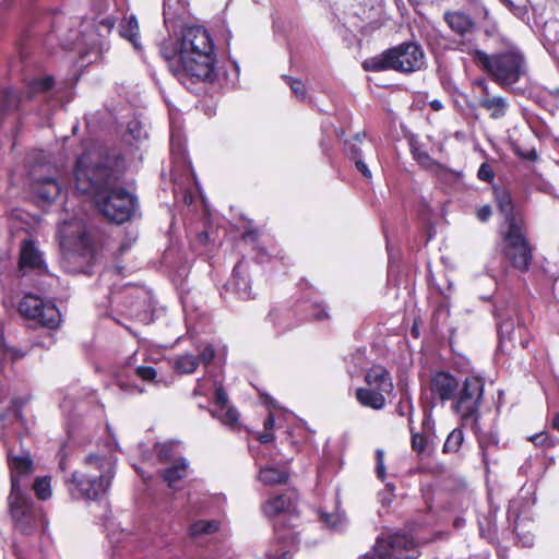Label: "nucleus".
<instances>
[{"mask_svg": "<svg viewBox=\"0 0 559 559\" xmlns=\"http://www.w3.org/2000/svg\"><path fill=\"white\" fill-rule=\"evenodd\" d=\"M160 55L171 74L188 90L197 83H213L218 75L215 45L203 26L183 27L175 43L162 45Z\"/></svg>", "mask_w": 559, "mask_h": 559, "instance_id": "f257e3e1", "label": "nucleus"}, {"mask_svg": "<svg viewBox=\"0 0 559 559\" xmlns=\"http://www.w3.org/2000/svg\"><path fill=\"white\" fill-rule=\"evenodd\" d=\"M78 194L94 202L95 207L108 221L123 224L132 218L138 203L136 198L124 188L117 186L111 177H73Z\"/></svg>", "mask_w": 559, "mask_h": 559, "instance_id": "f03ea898", "label": "nucleus"}, {"mask_svg": "<svg viewBox=\"0 0 559 559\" xmlns=\"http://www.w3.org/2000/svg\"><path fill=\"white\" fill-rule=\"evenodd\" d=\"M116 461L110 455L90 454L84 465L75 471L68 480V490L72 498L97 500L106 495L115 476Z\"/></svg>", "mask_w": 559, "mask_h": 559, "instance_id": "7ed1b4c3", "label": "nucleus"}, {"mask_svg": "<svg viewBox=\"0 0 559 559\" xmlns=\"http://www.w3.org/2000/svg\"><path fill=\"white\" fill-rule=\"evenodd\" d=\"M460 50L469 55L473 62L502 87L512 86L526 73L525 58L519 50L509 49L488 55L464 40L460 43Z\"/></svg>", "mask_w": 559, "mask_h": 559, "instance_id": "20e7f679", "label": "nucleus"}, {"mask_svg": "<svg viewBox=\"0 0 559 559\" xmlns=\"http://www.w3.org/2000/svg\"><path fill=\"white\" fill-rule=\"evenodd\" d=\"M139 158H131L118 148L93 147L78 157L73 175L107 171L111 175L138 171Z\"/></svg>", "mask_w": 559, "mask_h": 559, "instance_id": "39448f33", "label": "nucleus"}, {"mask_svg": "<svg viewBox=\"0 0 559 559\" xmlns=\"http://www.w3.org/2000/svg\"><path fill=\"white\" fill-rule=\"evenodd\" d=\"M425 64V53L421 47L413 41L402 43L383 53L365 62V69L369 71H382L392 69L403 73L420 70Z\"/></svg>", "mask_w": 559, "mask_h": 559, "instance_id": "423d86ee", "label": "nucleus"}, {"mask_svg": "<svg viewBox=\"0 0 559 559\" xmlns=\"http://www.w3.org/2000/svg\"><path fill=\"white\" fill-rule=\"evenodd\" d=\"M484 395V382L478 377H466L457 389L452 408L463 421H477Z\"/></svg>", "mask_w": 559, "mask_h": 559, "instance_id": "0eeeda50", "label": "nucleus"}, {"mask_svg": "<svg viewBox=\"0 0 559 559\" xmlns=\"http://www.w3.org/2000/svg\"><path fill=\"white\" fill-rule=\"evenodd\" d=\"M503 254L513 267L527 271L532 260V248L519 223H511L503 236Z\"/></svg>", "mask_w": 559, "mask_h": 559, "instance_id": "6e6552de", "label": "nucleus"}, {"mask_svg": "<svg viewBox=\"0 0 559 559\" xmlns=\"http://www.w3.org/2000/svg\"><path fill=\"white\" fill-rule=\"evenodd\" d=\"M419 551L413 538L403 533H396L385 538L377 539L374 555L361 559H415Z\"/></svg>", "mask_w": 559, "mask_h": 559, "instance_id": "1a4fd4ad", "label": "nucleus"}, {"mask_svg": "<svg viewBox=\"0 0 559 559\" xmlns=\"http://www.w3.org/2000/svg\"><path fill=\"white\" fill-rule=\"evenodd\" d=\"M12 519L23 534H32L43 522V514L27 493L9 496Z\"/></svg>", "mask_w": 559, "mask_h": 559, "instance_id": "9d476101", "label": "nucleus"}, {"mask_svg": "<svg viewBox=\"0 0 559 559\" xmlns=\"http://www.w3.org/2000/svg\"><path fill=\"white\" fill-rule=\"evenodd\" d=\"M20 313L35 320L38 324L49 330H55L61 322L59 309L52 302H45L40 297L28 294L19 304Z\"/></svg>", "mask_w": 559, "mask_h": 559, "instance_id": "9b49d317", "label": "nucleus"}, {"mask_svg": "<svg viewBox=\"0 0 559 559\" xmlns=\"http://www.w3.org/2000/svg\"><path fill=\"white\" fill-rule=\"evenodd\" d=\"M69 265L67 270L72 273L92 274V266L95 262V250L91 238L86 233L79 234L75 241V249L67 254Z\"/></svg>", "mask_w": 559, "mask_h": 559, "instance_id": "f8f14e48", "label": "nucleus"}, {"mask_svg": "<svg viewBox=\"0 0 559 559\" xmlns=\"http://www.w3.org/2000/svg\"><path fill=\"white\" fill-rule=\"evenodd\" d=\"M460 388L459 380L445 371H438L430 379V392L433 399H438L441 403L453 401Z\"/></svg>", "mask_w": 559, "mask_h": 559, "instance_id": "ddd939ff", "label": "nucleus"}, {"mask_svg": "<svg viewBox=\"0 0 559 559\" xmlns=\"http://www.w3.org/2000/svg\"><path fill=\"white\" fill-rule=\"evenodd\" d=\"M8 465L11 474V493H24L21 480L28 477L33 472V460L28 454L13 455L8 454Z\"/></svg>", "mask_w": 559, "mask_h": 559, "instance_id": "4468645a", "label": "nucleus"}, {"mask_svg": "<svg viewBox=\"0 0 559 559\" xmlns=\"http://www.w3.org/2000/svg\"><path fill=\"white\" fill-rule=\"evenodd\" d=\"M19 266L21 270L31 269L39 274L49 273L43 253L32 239H25L21 242Z\"/></svg>", "mask_w": 559, "mask_h": 559, "instance_id": "2eb2a0df", "label": "nucleus"}, {"mask_svg": "<svg viewBox=\"0 0 559 559\" xmlns=\"http://www.w3.org/2000/svg\"><path fill=\"white\" fill-rule=\"evenodd\" d=\"M443 17L451 31L462 38L468 37L475 32V22L464 12H445Z\"/></svg>", "mask_w": 559, "mask_h": 559, "instance_id": "dca6fc26", "label": "nucleus"}, {"mask_svg": "<svg viewBox=\"0 0 559 559\" xmlns=\"http://www.w3.org/2000/svg\"><path fill=\"white\" fill-rule=\"evenodd\" d=\"M277 334H284L296 328L300 320L295 318V313L288 308H273L267 316Z\"/></svg>", "mask_w": 559, "mask_h": 559, "instance_id": "f3484780", "label": "nucleus"}, {"mask_svg": "<svg viewBox=\"0 0 559 559\" xmlns=\"http://www.w3.org/2000/svg\"><path fill=\"white\" fill-rule=\"evenodd\" d=\"M34 193L46 202H52L61 192V182L56 177H37L32 182Z\"/></svg>", "mask_w": 559, "mask_h": 559, "instance_id": "a211bd4d", "label": "nucleus"}, {"mask_svg": "<svg viewBox=\"0 0 559 559\" xmlns=\"http://www.w3.org/2000/svg\"><path fill=\"white\" fill-rule=\"evenodd\" d=\"M483 179L487 180L489 183L492 185L493 193L496 201L498 203V207L500 212L504 215L506 223L508 226H511V223H518L514 214H513V204L510 191L498 187L493 183L495 177H481Z\"/></svg>", "mask_w": 559, "mask_h": 559, "instance_id": "6ab92c4d", "label": "nucleus"}, {"mask_svg": "<svg viewBox=\"0 0 559 559\" xmlns=\"http://www.w3.org/2000/svg\"><path fill=\"white\" fill-rule=\"evenodd\" d=\"M365 381L369 388H373L378 391L390 393L393 390L390 373L380 366L370 368L365 376Z\"/></svg>", "mask_w": 559, "mask_h": 559, "instance_id": "aec40b11", "label": "nucleus"}, {"mask_svg": "<svg viewBox=\"0 0 559 559\" xmlns=\"http://www.w3.org/2000/svg\"><path fill=\"white\" fill-rule=\"evenodd\" d=\"M295 499L294 492L282 493L270 498L263 504V512L270 518L285 513L293 507Z\"/></svg>", "mask_w": 559, "mask_h": 559, "instance_id": "412c9836", "label": "nucleus"}, {"mask_svg": "<svg viewBox=\"0 0 559 559\" xmlns=\"http://www.w3.org/2000/svg\"><path fill=\"white\" fill-rule=\"evenodd\" d=\"M384 393L373 388H359L356 390V399L366 407L382 409L385 405Z\"/></svg>", "mask_w": 559, "mask_h": 559, "instance_id": "4be33fe9", "label": "nucleus"}, {"mask_svg": "<svg viewBox=\"0 0 559 559\" xmlns=\"http://www.w3.org/2000/svg\"><path fill=\"white\" fill-rule=\"evenodd\" d=\"M258 479L265 486H276L286 484L289 479V474L284 468L266 465L260 468Z\"/></svg>", "mask_w": 559, "mask_h": 559, "instance_id": "5701e85b", "label": "nucleus"}, {"mask_svg": "<svg viewBox=\"0 0 559 559\" xmlns=\"http://www.w3.org/2000/svg\"><path fill=\"white\" fill-rule=\"evenodd\" d=\"M189 463L186 459L179 457L164 469L162 477L169 487H175L176 483L183 479L188 475Z\"/></svg>", "mask_w": 559, "mask_h": 559, "instance_id": "b1692460", "label": "nucleus"}, {"mask_svg": "<svg viewBox=\"0 0 559 559\" xmlns=\"http://www.w3.org/2000/svg\"><path fill=\"white\" fill-rule=\"evenodd\" d=\"M119 33L121 37L128 39L133 45L135 50H141L139 22L134 15H130L120 23Z\"/></svg>", "mask_w": 559, "mask_h": 559, "instance_id": "393cba45", "label": "nucleus"}, {"mask_svg": "<svg viewBox=\"0 0 559 559\" xmlns=\"http://www.w3.org/2000/svg\"><path fill=\"white\" fill-rule=\"evenodd\" d=\"M241 267L242 265L240 262L235 265L230 284L239 298L249 299L251 298V287L249 281L243 274H241Z\"/></svg>", "mask_w": 559, "mask_h": 559, "instance_id": "a878e982", "label": "nucleus"}, {"mask_svg": "<svg viewBox=\"0 0 559 559\" xmlns=\"http://www.w3.org/2000/svg\"><path fill=\"white\" fill-rule=\"evenodd\" d=\"M478 444L481 452V459L486 467L490 463L491 453L498 450L499 439L493 433H481L478 435Z\"/></svg>", "mask_w": 559, "mask_h": 559, "instance_id": "bb28decb", "label": "nucleus"}, {"mask_svg": "<svg viewBox=\"0 0 559 559\" xmlns=\"http://www.w3.org/2000/svg\"><path fill=\"white\" fill-rule=\"evenodd\" d=\"M479 106L490 112L493 119L501 118L506 115L508 103L501 96L486 97L479 102Z\"/></svg>", "mask_w": 559, "mask_h": 559, "instance_id": "cd10ccee", "label": "nucleus"}, {"mask_svg": "<svg viewBox=\"0 0 559 559\" xmlns=\"http://www.w3.org/2000/svg\"><path fill=\"white\" fill-rule=\"evenodd\" d=\"M199 366V359L192 354H183L174 359L173 368L180 374H190Z\"/></svg>", "mask_w": 559, "mask_h": 559, "instance_id": "c85d7f7f", "label": "nucleus"}, {"mask_svg": "<svg viewBox=\"0 0 559 559\" xmlns=\"http://www.w3.org/2000/svg\"><path fill=\"white\" fill-rule=\"evenodd\" d=\"M187 10V3L179 0H164V20L165 23L174 22L181 17Z\"/></svg>", "mask_w": 559, "mask_h": 559, "instance_id": "c756f323", "label": "nucleus"}, {"mask_svg": "<svg viewBox=\"0 0 559 559\" xmlns=\"http://www.w3.org/2000/svg\"><path fill=\"white\" fill-rule=\"evenodd\" d=\"M495 316L497 318L498 333L501 338L508 337L510 341L513 340L515 332L514 322L511 317L506 318L501 312V309L496 308Z\"/></svg>", "mask_w": 559, "mask_h": 559, "instance_id": "7c9ffc66", "label": "nucleus"}, {"mask_svg": "<svg viewBox=\"0 0 559 559\" xmlns=\"http://www.w3.org/2000/svg\"><path fill=\"white\" fill-rule=\"evenodd\" d=\"M219 528V523L215 520H200L191 525L190 533L192 537L213 534Z\"/></svg>", "mask_w": 559, "mask_h": 559, "instance_id": "2f4dec72", "label": "nucleus"}, {"mask_svg": "<svg viewBox=\"0 0 559 559\" xmlns=\"http://www.w3.org/2000/svg\"><path fill=\"white\" fill-rule=\"evenodd\" d=\"M464 441V432L461 428L453 429L443 444V453H456Z\"/></svg>", "mask_w": 559, "mask_h": 559, "instance_id": "473e14b6", "label": "nucleus"}, {"mask_svg": "<svg viewBox=\"0 0 559 559\" xmlns=\"http://www.w3.org/2000/svg\"><path fill=\"white\" fill-rule=\"evenodd\" d=\"M411 433V445L413 451H415L418 455H429L430 451L428 437L424 433L415 432L412 426Z\"/></svg>", "mask_w": 559, "mask_h": 559, "instance_id": "72a5a7b5", "label": "nucleus"}, {"mask_svg": "<svg viewBox=\"0 0 559 559\" xmlns=\"http://www.w3.org/2000/svg\"><path fill=\"white\" fill-rule=\"evenodd\" d=\"M414 158L427 170L440 171V165L436 163L427 152L419 147L413 148Z\"/></svg>", "mask_w": 559, "mask_h": 559, "instance_id": "f704fd0d", "label": "nucleus"}, {"mask_svg": "<svg viewBox=\"0 0 559 559\" xmlns=\"http://www.w3.org/2000/svg\"><path fill=\"white\" fill-rule=\"evenodd\" d=\"M284 520L278 519L274 524L275 536L277 540L283 545L295 544L297 537L293 531H285L283 528Z\"/></svg>", "mask_w": 559, "mask_h": 559, "instance_id": "c9c22d12", "label": "nucleus"}, {"mask_svg": "<svg viewBox=\"0 0 559 559\" xmlns=\"http://www.w3.org/2000/svg\"><path fill=\"white\" fill-rule=\"evenodd\" d=\"M413 402L412 397L407 392L402 393L400 402L396 406V413L400 416H408L409 427L413 424Z\"/></svg>", "mask_w": 559, "mask_h": 559, "instance_id": "e433bc0d", "label": "nucleus"}, {"mask_svg": "<svg viewBox=\"0 0 559 559\" xmlns=\"http://www.w3.org/2000/svg\"><path fill=\"white\" fill-rule=\"evenodd\" d=\"M33 488L40 500H46L51 496L50 479L48 477L36 478Z\"/></svg>", "mask_w": 559, "mask_h": 559, "instance_id": "4c0bfd02", "label": "nucleus"}, {"mask_svg": "<svg viewBox=\"0 0 559 559\" xmlns=\"http://www.w3.org/2000/svg\"><path fill=\"white\" fill-rule=\"evenodd\" d=\"M127 128L129 135L136 141L147 138L145 126L138 119L130 120Z\"/></svg>", "mask_w": 559, "mask_h": 559, "instance_id": "58836bf2", "label": "nucleus"}, {"mask_svg": "<svg viewBox=\"0 0 559 559\" xmlns=\"http://www.w3.org/2000/svg\"><path fill=\"white\" fill-rule=\"evenodd\" d=\"M214 416L218 417L223 424L231 427L238 421V412L233 407H226L223 411L217 409Z\"/></svg>", "mask_w": 559, "mask_h": 559, "instance_id": "ea45409f", "label": "nucleus"}, {"mask_svg": "<svg viewBox=\"0 0 559 559\" xmlns=\"http://www.w3.org/2000/svg\"><path fill=\"white\" fill-rule=\"evenodd\" d=\"M283 78L285 79V81L289 85L292 92L294 93V95L297 98H299V99H305L306 98L305 84L300 80L294 79L292 76H283Z\"/></svg>", "mask_w": 559, "mask_h": 559, "instance_id": "a19ab883", "label": "nucleus"}, {"mask_svg": "<svg viewBox=\"0 0 559 559\" xmlns=\"http://www.w3.org/2000/svg\"><path fill=\"white\" fill-rule=\"evenodd\" d=\"M170 150L176 160L182 159L186 162V155L182 148L181 140L177 135H175V133H171Z\"/></svg>", "mask_w": 559, "mask_h": 559, "instance_id": "79ce46f5", "label": "nucleus"}, {"mask_svg": "<svg viewBox=\"0 0 559 559\" xmlns=\"http://www.w3.org/2000/svg\"><path fill=\"white\" fill-rule=\"evenodd\" d=\"M173 443H162L156 445V455L160 462H167L173 457Z\"/></svg>", "mask_w": 559, "mask_h": 559, "instance_id": "37998d69", "label": "nucleus"}, {"mask_svg": "<svg viewBox=\"0 0 559 559\" xmlns=\"http://www.w3.org/2000/svg\"><path fill=\"white\" fill-rule=\"evenodd\" d=\"M310 316L316 321H322L330 318L326 308L321 304H312L310 306Z\"/></svg>", "mask_w": 559, "mask_h": 559, "instance_id": "c03bdc74", "label": "nucleus"}, {"mask_svg": "<svg viewBox=\"0 0 559 559\" xmlns=\"http://www.w3.org/2000/svg\"><path fill=\"white\" fill-rule=\"evenodd\" d=\"M350 158L354 160L357 171L361 173L362 175H370L366 163L361 158L360 152H358L355 147L352 150Z\"/></svg>", "mask_w": 559, "mask_h": 559, "instance_id": "a18cd8bd", "label": "nucleus"}, {"mask_svg": "<svg viewBox=\"0 0 559 559\" xmlns=\"http://www.w3.org/2000/svg\"><path fill=\"white\" fill-rule=\"evenodd\" d=\"M214 357L215 349L212 345H206L197 356V358L199 359V364L202 362L205 366L210 365Z\"/></svg>", "mask_w": 559, "mask_h": 559, "instance_id": "49530a36", "label": "nucleus"}, {"mask_svg": "<svg viewBox=\"0 0 559 559\" xmlns=\"http://www.w3.org/2000/svg\"><path fill=\"white\" fill-rule=\"evenodd\" d=\"M53 85V79L51 76H46L44 79L34 80L32 83V88L34 91L46 92L49 91Z\"/></svg>", "mask_w": 559, "mask_h": 559, "instance_id": "de8ad7c7", "label": "nucleus"}, {"mask_svg": "<svg viewBox=\"0 0 559 559\" xmlns=\"http://www.w3.org/2000/svg\"><path fill=\"white\" fill-rule=\"evenodd\" d=\"M116 382H117V385L120 388V390L123 392H128V393H134V392L142 393L143 392V390L138 388V385L127 382L123 379V374H121V373L117 374Z\"/></svg>", "mask_w": 559, "mask_h": 559, "instance_id": "09e8293b", "label": "nucleus"}, {"mask_svg": "<svg viewBox=\"0 0 559 559\" xmlns=\"http://www.w3.org/2000/svg\"><path fill=\"white\" fill-rule=\"evenodd\" d=\"M135 374L144 381H153L156 377V370L153 367L140 366L135 369Z\"/></svg>", "mask_w": 559, "mask_h": 559, "instance_id": "8fccbe9b", "label": "nucleus"}, {"mask_svg": "<svg viewBox=\"0 0 559 559\" xmlns=\"http://www.w3.org/2000/svg\"><path fill=\"white\" fill-rule=\"evenodd\" d=\"M29 162L38 166L46 165L50 163V155L45 151L34 152L29 157Z\"/></svg>", "mask_w": 559, "mask_h": 559, "instance_id": "3c124183", "label": "nucleus"}, {"mask_svg": "<svg viewBox=\"0 0 559 559\" xmlns=\"http://www.w3.org/2000/svg\"><path fill=\"white\" fill-rule=\"evenodd\" d=\"M216 404L219 406V409L223 411L227 407L228 396L223 388H217L215 392Z\"/></svg>", "mask_w": 559, "mask_h": 559, "instance_id": "603ef678", "label": "nucleus"}, {"mask_svg": "<svg viewBox=\"0 0 559 559\" xmlns=\"http://www.w3.org/2000/svg\"><path fill=\"white\" fill-rule=\"evenodd\" d=\"M376 455H377V474L381 479H383L384 475H385V468H384V464H383V451L380 449L377 450Z\"/></svg>", "mask_w": 559, "mask_h": 559, "instance_id": "864d4df0", "label": "nucleus"}, {"mask_svg": "<svg viewBox=\"0 0 559 559\" xmlns=\"http://www.w3.org/2000/svg\"><path fill=\"white\" fill-rule=\"evenodd\" d=\"M321 519L324 524H326L330 527H336L341 523V518L338 515L334 514H322Z\"/></svg>", "mask_w": 559, "mask_h": 559, "instance_id": "5fc2aeb1", "label": "nucleus"}, {"mask_svg": "<svg viewBox=\"0 0 559 559\" xmlns=\"http://www.w3.org/2000/svg\"><path fill=\"white\" fill-rule=\"evenodd\" d=\"M549 436L547 432L536 433L530 438V440L536 445H546Z\"/></svg>", "mask_w": 559, "mask_h": 559, "instance_id": "6e6d98bb", "label": "nucleus"}, {"mask_svg": "<svg viewBox=\"0 0 559 559\" xmlns=\"http://www.w3.org/2000/svg\"><path fill=\"white\" fill-rule=\"evenodd\" d=\"M491 207L489 205H484L477 211V218L480 222H486L491 216Z\"/></svg>", "mask_w": 559, "mask_h": 559, "instance_id": "4d7b16f0", "label": "nucleus"}, {"mask_svg": "<svg viewBox=\"0 0 559 559\" xmlns=\"http://www.w3.org/2000/svg\"><path fill=\"white\" fill-rule=\"evenodd\" d=\"M515 152L519 156L527 160H535L537 157L535 150L522 151L520 147H515Z\"/></svg>", "mask_w": 559, "mask_h": 559, "instance_id": "13d9d810", "label": "nucleus"}, {"mask_svg": "<svg viewBox=\"0 0 559 559\" xmlns=\"http://www.w3.org/2000/svg\"><path fill=\"white\" fill-rule=\"evenodd\" d=\"M116 24V21L111 16H106L99 21V26L105 27L107 32H110Z\"/></svg>", "mask_w": 559, "mask_h": 559, "instance_id": "bf43d9fd", "label": "nucleus"}, {"mask_svg": "<svg viewBox=\"0 0 559 559\" xmlns=\"http://www.w3.org/2000/svg\"><path fill=\"white\" fill-rule=\"evenodd\" d=\"M281 556H277L276 554H267L269 559H292L290 550H284L283 548L280 549Z\"/></svg>", "mask_w": 559, "mask_h": 559, "instance_id": "052dcab7", "label": "nucleus"}, {"mask_svg": "<svg viewBox=\"0 0 559 559\" xmlns=\"http://www.w3.org/2000/svg\"><path fill=\"white\" fill-rule=\"evenodd\" d=\"M274 416L272 414H270L266 419L264 420V428L266 430H271L273 427H274Z\"/></svg>", "mask_w": 559, "mask_h": 559, "instance_id": "680f3d73", "label": "nucleus"}, {"mask_svg": "<svg viewBox=\"0 0 559 559\" xmlns=\"http://www.w3.org/2000/svg\"><path fill=\"white\" fill-rule=\"evenodd\" d=\"M430 107L438 111V110H441L443 108V105H442V102L439 100V99H433L430 102Z\"/></svg>", "mask_w": 559, "mask_h": 559, "instance_id": "e2e57ef3", "label": "nucleus"}, {"mask_svg": "<svg viewBox=\"0 0 559 559\" xmlns=\"http://www.w3.org/2000/svg\"><path fill=\"white\" fill-rule=\"evenodd\" d=\"M551 427L559 431V413H555L551 418Z\"/></svg>", "mask_w": 559, "mask_h": 559, "instance_id": "0e129e2a", "label": "nucleus"}, {"mask_svg": "<svg viewBox=\"0 0 559 559\" xmlns=\"http://www.w3.org/2000/svg\"><path fill=\"white\" fill-rule=\"evenodd\" d=\"M260 442L267 443L273 440V435L270 432L263 433L259 437Z\"/></svg>", "mask_w": 559, "mask_h": 559, "instance_id": "69168bd1", "label": "nucleus"}, {"mask_svg": "<svg viewBox=\"0 0 559 559\" xmlns=\"http://www.w3.org/2000/svg\"><path fill=\"white\" fill-rule=\"evenodd\" d=\"M477 175H492L491 171L489 170L487 164H481V166L479 167L478 169V173Z\"/></svg>", "mask_w": 559, "mask_h": 559, "instance_id": "338daca9", "label": "nucleus"}, {"mask_svg": "<svg viewBox=\"0 0 559 559\" xmlns=\"http://www.w3.org/2000/svg\"><path fill=\"white\" fill-rule=\"evenodd\" d=\"M502 1L514 14H518L519 8L515 7L511 0H502Z\"/></svg>", "mask_w": 559, "mask_h": 559, "instance_id": "774afa93", "label": "nucleus"}]
</instances>
